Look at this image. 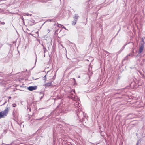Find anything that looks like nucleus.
<instances>
[{"instance_id": "nucleus-7", "label": "nucleus", "mask_w": 145, "mask_h": 145, "mask_svg": "<svg viewBox=\"0 0 145 145\" xmlns=\"http://www.w3.org/2000/svg\"><path fill=\"white\" fill-rule=\"evenodd\" d=\"M127 44H125L122 47V48L118 52V54L120 53L122 50L124 49L125 47Z\"/></svg>"}, {"instance_id": "nucleus-21", "label": "nucleus", "mask_w": 145, "mask_h": 145, "mask_svg": "<svg viewBox=\"0 0 145 145\" xmlns=\"http://www.w3.org/2000/svg\"><path fill=\"white\" fill-rule=\"evenodd\" d=\"M9 99H11V97H9Z\"/></svg>"}, {"instance_id": "nucleus-16", "label": "nucleus", "mask_w": 145, "mask_h": 145, "mask_svg": "<svg viewBox=\"0 0 145 145\" xmlns=\"http://www.w3.org/2000/svg\"><path fill=\"white\" fill-rule=\"evenodd\" d=\"M28 109L29 110V111L31 112V109L30 108H28Z\"/></svg>"}, {"instance_id": "nucleus-4", "label": "nucleus", "mask_w": 145, "mask_h": 145, "mask_svg": "<svg viewBox=\"0 0 145 145\" xmlns=\"http://www.w3.org/2000/svg\"><path fill=\"white\" fill-rule=\"evenodd\" d=\"M37 88V86H31L28 87L27 89L30 91H32L36 90Z\"/></svg>"}, {"instance_id": "nucleus-24", "label": "nucleus", "mask_w": 145, "mask_h": 145, "mask_svg": "<svg viewBox=\"0 0 145 145\" xmlns=\"http://www.w3.org/2000/svg\"><path fill=\"white\" fill-rule=\"evenodd\" d=\"M138 144V143H137L136 145H137Z\"/></svg>"}, {"instance_id": "nucleus-8", "label": "nucleus", "mask_w": 145, "mask_h": 145, "mask_svg": "<svg viewBox=\"0 0 145 145\" xmlns=\"http://www.w3.org/2000/svg\"><path fill=\"white\" fill-rule=\"evenodd\" d=\"M127 44H125L122 47V48L118 52V54L120 53L122 50L124 49L125 47Z\"/></svg>"}, {"instance_id": "nucleus-13", "label": "nucleus", "mask_w": 145, "mask_h": 145, "mask_svg": "<svg viewBox=\"0 0 145 145\" xmlns=\"http://www.w3.org/2000/svg\"><path fill=\"white\" fill-rule=\"evenodd\" d=\"M43 46V50H44V53H45L46 52V48L44 46Z\"/></svg>"}, {"instance_id": "nucleus-1", "label": "nucleus", "mask_w": 145, "mask_h": 145, "mask_svg": "<svg viewBox=\"0 0 145 145\" xmlns=\"http://www.w3.org/2000/svg\"><path fill=\"white\" fill-rule=\"evenodd\" d=\"M74 94H75V90H71L69 92L70 95L68 96V97L69 98H71L73 100H77V101L76 102L75 105V106L77 107L78 106H79V101L78 99V97L76 96H75Z\"/></svg>"}, {"instance_id": "nucleus-17", "label": "nucleus", "mask_w": 145, "mask_h": 145, "mask_svg": "<svg viewBox=\"0 0 145 145\" xmlns=\"http://www.w3.org/2000/svg\"><path fill=\"white\" fill-rule=\"evenodd\" d=\"M131 52H132L134 54V52L133 50Z\"/></svg>"}, {"instance_id": "nucleus-25", "label": "nucleus", "mask_w": 145, "mask_h": 145, "mask_svg": "<svg viewBox=\"0 0 145 145\" xmlns=\"http://www.w3.org/2000/svg\"><path fill=\"white\" fill-rule=\"evenodd\" d=\"M1 74H0V76H1Z\"/></svg>"}, {"instance_id": "nucleus-23", "label": "nucleus", "mask_w": 145, "mask_h": 145, "mask_svg": "<svg viewBox=\"0 0 145 145\" xmlns=\"http://www.w3.org/2000/svg\"><path fill=\"white\" fill-rule=\"evenodd\" d=\"M60 25H61V26H63L62 25H61V24H60Z\"/></svg>"}, {"instance_id": "nucleus-11", "label": "nucleus", "mask_w": 145, "mask_h": 145, "mask_svg": "<svg viewBox=\"0 0 145 145\" xmlns=\"http://www.w3.org/2000/svg\"><path fill=\"white\" fill-rule=\"evenodd\" d=\"M76 22H77L76 20H74V21H73L72 22V25H75L76 24Z\"/></svg>"}, {"instance_id": "nucleus-3", "label": "nucleus", "mask_w": 145, "mask_h": 145, "mask_svg": "<svg viewBox=\"0 0 145 145\" xmlns=\"http://www.w3.org/2000/svg\"><path fill=\"white\" fill-rule=\"evenodd\" d=\"M144 43H141V45L139 46V50L138 52V54H140L142 52L144 49Z\"/></svg>"}, {"instance_id": "nucleus-15", "label": "nucleus", "mask_w": 145, "mask_h": 145, "mask_svg": "<svg viewBox=\"0 0 145 145\" xmlns=\"http://www.w3.org/2000/svg\"><path fill=\"white\" fill-rule=\"evenodd\" d=\"M1 23L3 25H4L5 24L4 22H1Z\"/></svg>"}, {"instance_id": "nucleus-12", "label": "nucleus", "mask_w": 145, "mask_h": 145, "mask_svg": "<svg viewBox=\"0 0 145 145\" xmlns=\"http://www.w3.org/2000/svg\"><path fill=\"white\" fill-rule=\"evenodd\" d=\"M46 79V75H45L43 77V80H44V82H45Z\"/></svg>"}, {"instance_id": "nucleus-14", "label": "nucleus", "mask_w": 145, "mask_h": 145, "mask_svg": "<svg viewBox=\"0 0 145 145\" xmlns=\"http://www.w3.org/2000/svg\"><path fill=\"white\" fill-rule=\"evenodd\" d=\"M12 106L13 107H15L16 106V104L14 103L13 104Z\"/></svg>"}, {"instance_id": "nucleus-22", "label": "nucleus", "mask_w": 145, "mask_h": 145, "mask_svg": "<svg viewBox=\"0 0 145 145\" xmlns=\"http://www.w3.org/2000/svg\"><path fill=\"white\" fill-rule=\"evenodd\" d=\"M42 118H41L39 119H37L38 120H40V119H42Z\"/></svg>"}, {"instance_id": "nucleus-10", "label": "nucleus", "mask_w": 145, "mask_h": 145, "mask_svg": "<svg viewBox=\"0 0 145 145\" xmlns=\"http://www.w3.org/2000/svg\"><path fill=\"white\" fill-rule=\"evenodd\" d=\"M78 17L79 16L78 14H75V16L73 18L74 20H76L77 21V20Z\"/></svg>"}, {"instance_id": "nucleus-20", "label": "nucleus", "mask_w": 145, "mask_h": 145, "mask_svg": "<svg viewBox=\"0 0 145 145\" xmlns=\"http://www.w3.org/2000/svg\"><path fill=\"white\" fill-rule=\"evenodd\" d=\"M63 28L64 29H66V28L65 27H63Z\"/></svg>"}, {"instance_id": "nucleus-6", "label": "nucleus", "mask_w": 145, "mask_h": 145, "mask_svg": "<svg viewBox=\"0 0 145 145\" xmlns=\"http://www.w3.org/2000/svg\"><path fill=\"white\" fill-rule=\"evenodd\" d=\"M135 56V55H134V54L132 52H131L125 58H124V60L127 59H128V57L129 56H130L132 57H133V56Z\"/></svg>"}, {"instance_id": "nucleus-2", "label": "nucleus", "mask_w": 145, "mask_h": 145, "mask_svg": "<svg viewBox=\"0 0 145 145\" xmlns=\"http://www.w3.org/2000/svg\"><path fill=\"white\" fill-rule=\"evenodd\" d=\"M8 111V108L7 107L4 110L0 112V119L3 118L4 117L6 116Z\"/></svg>"}, {"instance_id": "nucleus-19", "label": "nucleus", "mask_w": 145, "mask_h": 145, "mask_svg": "<svg viewBox=\"0 0 145 145\" xmlns=\"http://www.w3.org/2000/svg\"><path fill=\"white\" fill-rule=\"evenodd\" d=\"M138 56V55H137V56H135V57L136 58H137V57Z\"/></svg>"}, {"instance_id": "nucleus-18", "label": "nucleus", "mask_w": 145, "mask_h": 145, "mask_svg": "<svg viewBox=\"0 0 145 145\" xmlns=\"http://www.w3.org/2000/svg\"><path fill=\"white\" fill-rule=\"evenodd\" d=\"M6 102H5L2 105H1L0 106H1L2 105H4L5 103Z\"/></svg>"}, {"instance_id": "nucleus-5", "label": "nucleus", "mask_w": 145, "mask_h": 145, "mask_svg": "<svg viewBox=\"0 0 145 145\" xmlns=\"http://www.w3.org/2000/svg\"><path fill=\"white\" fill-rule=\"evenodd\" d=\"M52 83V81L50 82L46 83L43 85V86L47 87H49L50 86H52L53 84Z\"/></svg>"}, {"instance_id": "nucleus-9", "label": "nucleus", "mask_w": 145, "mask_h": 145, "mask_svg": "<svg viewBox=\"0 0 145 145\" xmlns=\"http://www.w3.org/2000/svg\"><path fill=\"white\" fill-rule=\"evenodd\" d=\"M127 44H125L122 47V48L118 52V54L120 53L122 50L124 49L125 47Z\"/></svg>"}]
</instances>
